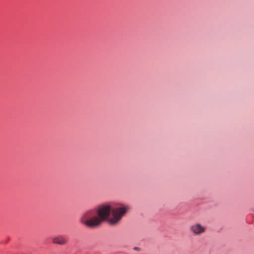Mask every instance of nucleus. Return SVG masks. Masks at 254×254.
<instances>
[{"instance_id":"obj_1","label":"nucleus","mask_w":254,"mask_h":254,"mask_svg":"<svg viewBox=\"0 0 254 254\" xmlns=\"http://www.w3.org/2000/svg\"><path fill=\"white\" fill-rule=\"evenodd\" d=\"M129 209V205L122 203L104 205L97 210L92 209L85 212L81 217L80 222L90 228L98 227L106 220L112 226L117 225Z\"/></svg>"},{"instance_id":"obj_2","label":"nucleus","mask_w":254,"mask_h":254,"mask_svg":"<svg viewBox=\"0 0 254 254\" xmlns=\"http://www.w3.org/2000/svg\"><path fill=\"white\" fill-rule=\"evenodd\" d=\"M190 230L194 235H198L204 233L206 228L199 223H195L190 227Z\"/></svg>"},{"instance_id":"obj_3","label":"nucleus","mask_w":254,"mask_h":254,"mask_svg":"<svg viewBox=\"0 0 254 254\" xmlns=\"http://www.w3.org/2000/svg\"><path fill=\"white\" fill-rule=\"evenodd\" d=\"M52 243L60 245H64L67 243V239L63 235H59L52 238Z\"/></svg>"},{"instance_id":"obj_4","label":"nucleus","mask_w":254,"mask_h":254,"mask_svg":"<svg viewBox=\"0 0 254 254\" xmlns=\"http://www.w3.org/2000/svg\"><path fill=\"white\" fill-rule=\"evenodd\" d=\"M134 249L135 250H138V249H138V248H137V247H135V248H134Z\"/></svg>"}]
</instances>
